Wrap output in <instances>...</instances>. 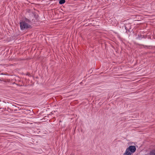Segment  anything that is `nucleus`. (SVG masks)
Listing matches in <instances>:
<instances>
[{
  "mask_svg": "<svg viewBox=\"0 0 155 155\" xmlns=\"http://www.w3.org/2000/svg\"><path fill=\"white\" fill-rule=\"evenodd\" d=\"M20 26L21 29V30L27 29L31 27V25L25 21H22L20 22Z\"/></svg>",
  "mask_w": 155,
  "mask_h": 155,
  "instance_id": "obj_1",
  "label": "nucleus"
},
{
  "mask_svg": "<svg viewBox=\"0 0 155 155\" xmlns=\"http://www.w3.org/2000/svg\"><path fill=\"white\" fill-rule=\"evenodd\" d=\"M126 149L128 150V151H130L131 153H134L136 150L135 147L133 146H130Z\"/></svg>",
  "mask_w": 155,
  "mask_h": 155,
  "instance_id": "obj_2",
  "label": "nucleus"
},
{
  "mask_svg": "<svg viewBox=\"0 0 155 155\" xmlns=\"http://www.w3.org/2000/svg\"><path fill=\"white\" fill-rule=\"evenodd\" d=\"M131 153L128 151L127 149H126L125 152L123 154V155H131Z\"/></svg>",
  "mask_w": 155,
  "mask_h": 155,
  "instance_id": "obj_3",
  "label": "nucleus"
},
{
  "mask_svg": "<svg viewBox=\"0 0 155 155\" xmlns=\"http://www.w3.org/2000/svg\"><path fill=\"white\" fill-rule=\"evenodd\" d=\"M65 2V0H60L59 1V3L60 4H64Z\"/></svg>",
  "mask_w": 155,
  "mask_h": 155,
  "instance_id": "obj_4",
  "label": "nucleus"
},
{
  "mask_svg": "<svg viewBox=\"0 0 155 155\" xmlns=\"http://www.w3.org/2000/svg\"><path fill=\"white\" fill-rule=\"evenodd\" d=\"M150 155H155V150L151 151L150 153Z\"/></svg>",
  "mask_w": 155,
  "mask_h": 155,
  "instance_id": "obj_5",
  "label": "nucleus"
},
{
  "mask_svg": "<svg viewBox=\"0 0 155 155\" xmlns=\"http://www.w3.org/2000/svg\"><path fill=\"white\" fill-rule=\"evenodd\" d=\"M125 29L126 30H127V27L126 26L125 27Z\"/></svg>",
  "mask_w": 155,
  "mask_h": 155,
  "instance_id": "obj_6",
  "label": "nucleus"
}]
</instances>
